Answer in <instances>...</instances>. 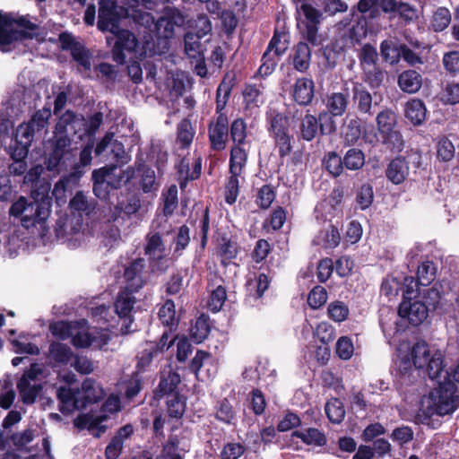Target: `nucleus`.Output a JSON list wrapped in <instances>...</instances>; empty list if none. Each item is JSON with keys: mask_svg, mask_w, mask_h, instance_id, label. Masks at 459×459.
Masks as SVG:
<instances>
[{"mask_svg": "<svg viewBox=\"0 0 459 459\" xmlns=\"http://www.w3.org/2000/svg\"><path fill=\"white\" fill-rule=\"evenodd\" d=\"M208 133L211 148L214 151L224 150L229 135V122L226 114H220L215 120L211 121Z\"/></svg>", "mask_w": 459, "mask_h": 459, "instance_id": "f3484780", "label": "nucleus"}, {"mask_svg": "<svg viewBox=\"0 0 459 459\" xmlns=\"http://www.w3.org/2000/svg\"><path fill=\"white\" fill-rule=\"evenodd\" d=\"M325 411L328 420L334 424L341 423L345 417V409L342 402L333 398L325 403Z\"/></svg>", "mask_w": 459, "mask_h": 459, "instance_id": "c03bdc74", "label": "nucleus"}, {"mask_svg": "<svg viewBox=\"0 0 459 459\" xmlns=\"http://www.w3.org/2000/svg\"><path fill=\"white\" fill-rule=\"evenodd\" d=\"M201 39H203V37H201L198 34L192 32V31L186 32L185 34V36H184L185 52L189 58L202 60L203 46L201 43Z\"/></svg>", "mask_w": 459, "mask_h": 459, "instance_id": "58836bf2", "label": "nucleus"}, {"mask_svg": "<svg viewBox=\"0 0 459 459\" xmlns=\"http://www.w3.org/2000/svg\"><path fill=\"white\" fill-rule=\"evenodd\" d=\"M71 55L74 60L81 66L85 72H89L91 67L90 51L85 48L82 44L74 45L72 48Z\"/></svg>", "mask_w": 459, "mask_h": 459, "instance_id": "6e6d98bb", "label": "nucleus"}, {"mask_svg": "<svg viewBox=\"0 0 459 459\" xmlns=\"http://www.w3.org/2000/svg\"><path fill=\"white\" fill-rule=\"evenodd\" d=\"M426 113L425 104L420 99H413L406 103L405 117L413 125H421L426 118Z\"/></svg>", "mask_w": 459, "mask_h": 459, "instance_id": "e433bc0d", "label": "nucleus"}, {"mask_svg": "<svg viewBox=\"0 0 459 459\" xmlns=\"http://www.w3.org/2000/svg\"><path fill=\"white\" fill-rule=\"evenodd\" d=\"M95 153L97 156L105 153L108 157L112 155V159L120 165H124L129 161V156L125 151L124 144L114 139V134L112 133L106 134L101 141L98 143L95 148Z\"/></svg>", "mask_w": 459, "mask_h": 459, "instance_id": "dca6fc26", "label": "nucleus"}, {"mask_svg": "<svg viewBox=\"0 0 459 459\" xmlns=\"http://www.w3.org/2000/svg\"><path fill=\"white\" fill-rule=\"evenodd\" d=\"M98 29L102 31H109L112 34L120 30L119 17L117 13V6L112 0H100Z\"/></svg>", "mask_w": 459, "mask_h": 459, "instance_id": "4468645a", "label": "nucleus"}, {"mask_svg": "<svg viewBox=\"0 0 459 459\" xmlns=\"http://www.w3.org/2000/svg\"><path fill=\"white\" fill-rule=\"evenodd\" d=\"M39 189H32L30 199L21 196L10 208V214L20 217L22 225L27 229L45 222L51 212L49 185H41Z\"/></svg>", "mask_w": 459, "mask_h": 459, "instance_id": "f257e3e1", "label": "nucleus"}, {"mask_svg": "<svg viewBox=\"0 0 459 459\" xmlns=\"http://www.w3.org/2000/svg\"><path fill=\"white\" fill-rule=\"evenodd\" d=\"M409 163L403 157L393 159L385 169V176L394 185L403 183L409 175Z\"/></svg>", "mask_w": 459, "mask_h": 459, "instance_id": "b1692460", "label": "nucleus"}, {"mask_svg": "<svg viewBox=\"0 0 459 459\" xmlns=\"http://www.w3.org/2000/svg\"><path fill=\"white\" fill-rule=\"evenodd\" d=\"M268 131L272 136L290 132V120L283 113L270 108L266 112Z\"/></svg>", "mask_w": 459, "mask_h": 459, "instance_id": "393cba45", "label": "nucleus"}, {"mask_svg": "<svg viewBox=\"0 0 459 459\" xmlns=\"http://www.w3.org/2000/svg\"><path fill=\"white\" fill-rule=\"evenodd\" d=\"M96 206L97 202L82 191H77L69 202L71 214L82 221L89 218L95 212Z\"/></svg>", "mask_w": 459, "mask_h": 459, "instance_id": "6ab92c4d", "label": "nucleus"}, {"mask_svg": "<svg viewBox=\"0 0 459 459\" xmlns=\"http://www.w3.org/2000/svg\"><path fill=\"white\" fill-rule=\"evenodd\" d=\"M299 131L300 136L303 140L307 142L312 141L318 132L317 118L311 114L305 115L301 119Z\"/></svg>", "mask_w": 459, "mask_h": 459, "instance_id": "79ce46f5", "label": "nucleus"}, {"mask_svg": "<svg viewBox=\"0 0 459 459\" xmlns=\"http://www.w3.org/2000/svg\"><path fill=\"white\" fill-rule=\"evenodd\" d=\"M432 353L426 342L422 341L415 343L411 350L414 367L419 369L424 368Z\"/></svg>", "mask_w": 459, "mask_h": 459, "instance_id": "a19ab883", "label": "nucleus"}, {"mask_svg": "<svg viewBox=\"0 0 459 459\" xmlns=\"http://www.w3.org/2000/svg\"><path fill=\"white\" fill-rule=\"evenodd\" d=\"M215 418L226 424H231L235 419L236 412L230 401L226 398L220 400L215 407Z\"/></svg>", "mask_w": 459, "mask_h": 459, "instance_id": "3c124183", "label": "nucleus"}, {"mask_svg": "<svg viewBox=\"0 0 459 459\" xmlns=\"http://www.w3.org/2000/svg\"><path fill=\"white\" fill-rule=\"evenodd\" d=\"M56 397L59 401V411L63 414H69L76 410L84 409L79 388L60 386L56 390Z\"/></svg>", "mask_w": 459, "mask_h": 459, "instance_id": "a211bd4d", "label": "nucleus"}, {"mask_svg": "<svg viewBox=\"0 0 459 459\" xmlns=\"http://www.w3.org/2000/svg\"><path fill=\"white\" fill-rule=\"evenodd\" d=\"M343 164L347 169L359 170L365 164V154L360 149L351 148L343 156Z\"/></svg>", "mask_w": 459, "mask_h": 459, "instance_id": "de8ad7c7", "label": "nucleus"}, {"mask_svg": "<svg viewBox=\"0 0 459 459\" xmlns=\"http://www.w3.org/2000/svg\"><path fill=\"white\" fill-rule=\"evenodd\" d=\"M342 135L346 146L353 145L361 135V123L359 117H347L342 126Z\"/></svg>", "mask_w": 459, "mask_h": 459, "instance_id": "f704fd0d", "label": "nucleus"}, {"mask_svg": "<svg viewBox=\"0 0 459 459\" xmlns=\"http://www.w3.org/2000/svg\"><path fill=\"white\" fill-rule=\"evenodd\" d=\"M143 253L148 258L151 272L162 274L173 264V257L169 256V248L167 247L164 234L150 230L145 238L143 244Z\"/></svg>", "mask_w": 459, "mask_h": 459, "instance_id": "423d86ee", "label": "nucleus"}, {"mask_svg": "<svg viewBox=\"0 0 459 459\" xmlns=\"http://www.w3.org/2000/svg\"><path fill=\"white\" fill-rule=\"evenodd\" d=\"M76 156L75 150L72 148V140L68 135H56L53 150L47 161L48 170H60L67 167Z\"/></svg>", "mask_w": 459, "mask_h": 459, "instance_id": "9b49d317", "label": "nucleus"}, {"mask_svg": "<svg viewBox=\"0 0 459 459\" xmlns=\"http://www.w3.org/2000/svg\"><path fill=\"white\" fill-rule=\"evenodd\" d=\"M459 384V362L445 371L443 381L430 392L429 401L431 403L422 411L428 417L434 414L445 416L452 413L459 406L456 395Z\"/></svg>", "mask_w": 459, "mask_h": 459, "instance_id": "7ed1b4c3", "label": "nucleus"}, {"mask_svg": "<svg viewBox=\"0 0 459 459\" xmlns=\"http://www.w3.org/2000/svg\"><path fill=\"white\" fill-rule=\"evenodd\" d=\"M378 131L381 134H390L391 137H394L399 143L398 147L402 145L401 135L397 132H393V129L396 124L395 113L389 109L385 108L378 112L376 117Z\"/></svg>", "mask_w": 459, "mask_h": 459, "instance_id": "bb28decb", "label": "nucleus"}, {"mask_svg": "<svg viewBox=\"0 0 459 459\" xmlns=\"http://www.w3.org/2000/svg\"><path fill=\"white\" fill-rule=\"evenodd\" d=\"M186 398L185 396L176 394L168 397L167 400V411L170 418L181 419L186 411Z\"/></svg>", "mask_w": 459, "mask_h": 459, "instance_id": "a18cd8bd", "label": "nucleus"}, {"mask_svg": "<svg viewBox=\"0 0 459 459\" xmlns=\"http://www.w3.org/2000/svg\"><path fill=\"white\" fill-rule=\"evenodd\" d=\"M180 382V376L176 372L170 371L168 375L161 376L160 383L154 392V396L157 399H160L165 395L170 397L172 394H178L176 390Z\"/></svg>", "mask_w": 459, "mask_h": 459, "instance_id": "c756f323", "label": "nucleus"}, {"mask_svg": "<svg viewBox=\"0 0 459 459\" xmlns=\"http://www.w3.org/2000/svg\"><path fill=\"white\" fill-rule=\"evenodd\" d=\"M281 56L270 49H266L262 56V65L258 69L259 74L262 76L271 74L274 71Z\"/></svg>", "mask_w": 459, "mask_h": 459, "instance_id": "13d9d810", "label": "nucleus"}, {"mask_svg": "<svg viewBox=\"0 0 459 459\" xmlns=\"http://www.w3.org/2000/svg\"><path fill=\"white\" fill-rule=\"evenodd\" d=\"M133 292L129 289H125L117 297L115 302V309L119 317L126 318L135 303V299L132 296Z\"/></svg>", "mask_w": 459, "mask_h": 459, "instance_id": "ea45409f", "label": "nucleus"}, {"mask_svg": "<svg viewBox=\"0 0 459 459\" xmlns=\"http://www.w3.org/2000/svg\"><path fill=\"white\" fill-rule=\"evenodd\" d=\"M291 437L300 438L308 446H324L327 442L325 435L316 428H308L305 431L295 430Z\"/></svg>", "mask_w": 459, "mask_h": 459, "instance_id": "4c0bfd02", "label": "nucleus"}, {"mask_svg": "<svg viewBox=\"0 0 459 459\" xmlns=\"http://www.w3.org/2000/svg\"><path fill=\"white\" fill-rule=\"evenodd\" d=\"M293 50L292 64L294 68L301 73L306 72L311 60V50L307 43L300 41L294 47Z\"/></svg>", "mask_w": 459, "mask_h": 459, "instance_id": "473e14b6", "label": "nucleus"}, {"mask_svg": "<svg viewBox=\"0 0 459 459\" xmlns=\"http://www.w3.org/2000/svg\"><path fill=\"white\" fill-rule=\"evenodd\" d=\"M437 268L432 261L422 262L417 269V278L414 279L412 276H392L385 279L381 284V287H429L437 277Z\"/></svg>", "mask_w": 459, "mask_h": 459, "instance_id": "1a4fd4ad", "label": "nucleus"}, {"mask_svg": "<svg viewBox=\"0 0 459 459\" xmlns=\"http://www.w3.org/2000/svg\"><path fill=\"white\" fill-rule=\"evenodd\" d=\"M374 191L370 184H363L357 192L356 202L361 210L368 209L373 203Z\"/></svg>", "mask_w": 459, "mask_h": 459, "instance_id": "0e129e2a", "label": "nucleus"}, {"mask_svg": "<svg viewBox=\"0 0 459 459\" xmlns=\"http://www.w3.org/2000/svg\"><path fill=\"white\" fill-rule=\"evenodd\" d=\"M116 41L112 48V59L118 65L126 63L128 56L129 58L141 56L143 52L138 51L139 41L135 35L128 30H120L114 34Z\"/></svg>", "mask_w": 459, "mask_h": 459, "instance_id": "9d476101", "label": "nucleus"}, {"mask_svg": "<svg viewBox=\"0 0 459 459\" xmlns=\"http://www.w3.org/2000/svg\"><path fill=\"white\" fill-rule=\"evenodd\" d=\"M48 358L54 367L66 366L72 359L74 353L66 344L54 342L49 345Z\"/></svg>", "mask_w": 459, "mask_h": 459, "instance_id": "7c9ffc66", "label": "nucleus"}, {"mask_svg": "<svg viewBox=\"0 0 459 459\" xmlns=\"http://www.w3.org/2000/svg\"><path fill=\"white\" fill-rule=\"evenodd\" d=\"M362 81L372 90L381 86L385 79V73L377 65L362 70Z\"/></svg>", "mask_w": 459, "mask_h": 459, "instance_id": "8fccbe9b", "label": "nucleus"}, {"mask_svg": "<svg viewBox=\"0 0 459 459\" xmlns=\"http://www.w3.org/2000/svg\"><path fill=\"white\" fill-rule=\"evenodd\" d=\"M226 184V191H225V201L229 204H233L238 196L239 194V185L240 181H244L245 178L242 175H235L230 174Z\"/></svg>", "mask_w": 459, "mask_h": 459, "instance_id": "603ef678", "label": "nucleus"}, {"mask_svg": "<svg viewBox=\"0 0 459 459\" xmlns=\"http://www.w3.org/2000/svg\"><path fill=\"white\" fill-rule=\"evenodd\" d=\"M401 45L396 46L391 40H384L380 45L383 58L390 64H395L400 59Z\"/></svg>", "mask_w": 459, "mask_h": 459, "instance_id": "680f3d73", "label": "nucleus"}, {"mask_svg": "<svg viewBox=\"0 0 459 459\" xmlns=\"http://www.w3.org/2000/svg\"><path fill=\"white\" fill-rule=\"evenodd\" d=\"M152 273L150 267L147 268L145 259L138 257L126 266L124 278L130 285L129 287H143L149 284Z\"/></svg>", "mask_w": 459, "mask_h": 459, "instance_id": "ddd939ff", "label": "nucleus"}, {"mask_svg": "<svg viewBox=\"0 0 459 459\" xmlns=\"http://www.w3.org/2000/svg\"><path fill=\"white\" fill-rule=\"evenodd\" d=\"M351 100L353 107L360 115L373 117L376 114L377 102H373L372 94L363 83H352Z\"/></svg>", "mask_w": 459, "mask_h": 459, "instance_id": "2eb2a0df", "label": "nucleus"}, {"mask_svg": "<svg viewBox=\"0 0 459 459\" xmlns=\"http://www.w3.org/2000/svg\"><path fill=\"white\" fill-rule=\"evenodd\" d=\"M79 392L82 402L84 403V408L90 403H98L103 396L102 389L91 378H86L82 382Z\"/></svg>", "mask_w": 459, "mask_h": 459, "instance_id": "72a5a7b5", "label": "nucleus"}, {"mask_svg": "<svg viewBox=\"0 0 459 459\" xmlns=\"http://www.w3.org/2000/svg\"><path fill=\"white\" fill-rule=\"evenodd\" d=\"M451 22L450 11L446 7H439L433 13L431 26L435 31H443Z\"/></svg>", "mask_w": 459, "mask_h": 459, "instance_id": "5fc2aeb1", "label": "nucleus"}, {"mask_svg": "<svg viewBox=\"0 0 459 459\" xmlns=\"http://www.w3.org/2000/svg\"><path fill=\"white\" fill-rule=\"evenodd\" d=\"M175 315V305L172 300H167L158 313L160 322L167 326H173L176 324Z\"/></svg>", "mask_w": 459, "mask_h": 459, "instance_id": "69168bd1", "label": "nucleus"}, {"mask_svg": "<svg viewBox=\"0 0 459 459\" xmlns=\"http://www.w3.org/2000/svg\"><path fill=\"white\" fill-rule=\"evenodd\" d=\"M335 116L328 112L327 110L322 111L318 114V130L321 134L327 135L331 134L336 130L335 121L333 119Z\"/></svg>", "mask_w": 459, "mask_h": 459, "instance_id": "e2e57ef3", "label": "nucleus"}, {"mask_svg": "<svg viewBox=\"0 0 459 459\" xmlns=\"http://www.w3.org/2000/svg\"><path fill=\"white\" fill-rule=\"evenodd\" d=\"M340 241L341 235L338 229L333 225H329L316 234L312 243L325 250H332L338 247Z\"/></svg>", "mask_w": 459, "mask_h": 459, "instance_id": "cd10ccee", "label": "nucleus"}, {"mask_svg": "<svg viewBox=\"0 0 459 459\" xmlns=\"http://www.w3.org/2000/svg\"><path fill=\"white\" fill-rule=\"evenodd\" d=\"M175 244L173 249V260L182 255L183 251L187 247L190 242V230L186 225L178 228L177 234L173 237Z\"/></svg>", "mask_w": 459, "mask_h": 459, "instance_id": "37998d69", "label": "nucleus"}, {"mask_svg": "<svg viewBox=\"0 0 459 459\" xmlns=\"http://www.w3.org/2000/svg\"><path fill=\"white\" fill-rule=\"evenodd\" d=\"M398 314L406 317L411 325L418 326L435 310L440 300L438 289H405Z\"/></svg>", "mask_w": 459, "mask_h": 459, "instance_id": "f03ea898", "label": "nucleus"}, {"mask_svg": "<svg viewBox=\"0 0 459 459\" xmlns=\"http://www.w3.org/2000/svg\"><path fill=\"white\" fill-rule=\"evenodd\" d=\"M289 44V35L284 31L279 32L275 30L266 49H270L276 53V55L282 56L288 49Z\"/></svg>", "mask_w": 459, "mask_h": 459, "instance_id": "864d4df0", "label": "nucleus"}, {"mask_svg": "<svg viewBox=\"0 0 459 459\" xmlns=\"http://www.w3.org/2000/svg\"><path fill=\"white\" fill-rule=\"evenodd\" d=\"M83 125V117L71 110H66L56 123V130L64 135L76 134Z\"/></svg>", "mask_w": 459, "mask_h": 459, "instance_id": "a878e982", "label": "nucleus"}, {"mask_svg": "<svg viewBox=\"0 0 459 459\" xmlns=\"http://www.w3.org/2000/svg\"><path fill=\"white\" fill-rule=\"evenodd\" d=\"M230 137L235 145L246 146L247 126L244 120L238 118L230 126Z\"/></svg>", "mask_w": 459, "mask_h": 459, "instance_id": "052dcab7", "label": "nucleus"}, {"mask_svg": "<svg viewBox=\"0 0 459 459\" xmlns=\"http://www.w3.org/2000/svg\"><path fill=\"white\" fill-rule=\"evenodd\" d=\"M443 65L450 74H457L459 73V51L454 50L445 53L442 59Z\"/></svg>", "mask_w": 459, "mask_h": 459, "instance_id": "774afa93", "label": "nucleus"}, {"mask_svg": "<svg viewBox=\"0 0 459 459\" xmlns=\"http://www.w3.org/2000/svg\"><path fill=\"white\" fill-rule=\"evenodd\" d=\"M441 100L445 104L450 105H455L459 103V83H446L441 93Z\"/></svg>", "mask_w": 459, "mask_h": 459, "instance_id": "338daca9", "label": "nucleus"}, {"mask_svg": "<svg viewBox=\"0 0 459 459\" xmlns=\"http://www.w3.org/2000/svg\"><path fill=\"white\" fill-rule=\"evenodd\" d=\"M134 433V428L131 424H126L119 428L115 436L111 438L105 449V457L107 459H117L122 453L125 441Z\"/></svg>", "mask_w": 459, "mask_h": 459, "instance_id": "412c9836", "label": "nucleus"}, {"mask_svg": "<svg viewBox=\"0 0 459 459\" xmlns=\"http://www.w3.org/2000/svg\"><path fill=\"white\" fill-rule=\"evenodd\" d=\"M324 163L327 171L334 178L339 177L343 171V158L334 152H329L325 156Z\"/></svg>", "mask_w": 459, "mask_h": 459, "instance_id": "bf43d9fd", "label": "nucleus"}, {"mask_svg": "<svg viewBox=\"0 0 459 459\" xmlns=\"http://www.w3.org/2000/svg\"><path fill=\"white\" fill-rule=\"evenodd\" d=\"M247 161V149L246 146L235 145L230 150V174L242 175Z\"/></svg>", "mask_w": 459, "mask_h": 459, "instance_id": "2f4dec72", "label": "nucleus"}, {"mask_svg": "<svg viewBox=\"0 0 459 459\" xmlns=\"http://www.w3.org/2000/svg\"><path fill=\"white\" fill-rule=\"evenodd\" d=\"M263 86L261 84L247 85L243 91V97L247 105L258 107L264 103Z\"/></svg>", "mask_w": 459, "mask_h": 459, "instance_id": "4d7b16f0", "label": "nucleus"}, {"mask_svg": "<svg viewBox=\"0 0 459 459\" xmlns=\"http://www.w3.org/2000/svg\"><path fill=\"white\" fill-rule=\"evenodd\" d=\"M314 95L315 83L312 79L302 77L296 80L292 87V98L299 105H309Z\"/></svg>", "mask_w": 459, "mask_h": 459, "instance_id": "4be33fe9", "label": "nucleus"}, {"mask_svg": "<svg viewBox=\"0 0 459 459\" xmlns=\"http://www.w3.org/2000/svg\"><path fill=\"white\" fill-rule=\"evenodd\" d=\"M138 19L146 26L154 23L158 37L169 39L175 35V28L185 24L186 17L178 8L167 6L156 22L150 13H140Z\"/></svg>", "mask_w": 459, "mask_h": 459, "instance_id": "0eeeda50", "label": "nucleus"}, {"mask_svg": "<svg viewBox=\"0 0 459 459\" xmlns=\"http://www.w3.org/2000/svg\"><path fill=\"white\" fill-rule=\"evenodd\" d=\"M349 100L350 94L346 89L340 92L329 93L325 100L326 110L334 116L341 117L348 108Z\"/></svg>", "mask_w": 459, "mask_h": 459, "instance_id": "5701e85b", "label": "nucleus"}, {"mask_svg": "<svg viewBox=\"0 0 459 459\" xmlns=\"http://www.w3.org/2000/svg\"><path fill=\"white\" fill-rule=\"evenodd\" d=\"M397 83L402 91L416 93L422 86V76L416 70H406L399 74Z\"/></svg>", "mask_w": 459, "mask_h": 459, "instance_id": "c85d7f7f", "label": "nucleus"}, {"mask_svg": "<svg viewBox=\"0 0 459 459\" xmlns=\"http://www.w3.org/2000/svg\"><path fill=\"white\" fill-rule=\"evenodd\" d=\"M117 169V166L101 168L92 172L93 193L100 199H106L109 193V187L118 188L122 183H126L129 177H126L124 172H120L117 179H113L112 176Z\"/></svg>", "mask_w": 459, "mask_h": 459, "instance_id": "f8f14e48", "label": "nucleus"}, {"mask_svg": "<svg viewBox=\"0 0 459 459\" xmlns=\"http://www.w3.org/2000/svg\"><path fill=\"white\" fill-rule=\"evenodd\" d=\"M444 367L443 353L440 351H435L429 359H428L424 369H426L429 377L432 380H436L438 385L439 381H443L442 374H445Z\"/></svg>", "mask_w": 459, "mask_h": 459, "instance_id": "c9c22d12", "label": "nucleus"}, {"mask_svg": "<svg viewBox=\"0 0 459 459\" xmlns=\"http://www.w3.org/2000/svg\"><path fill=\"white\" fill-rule=\"evenodd\" d=\"M209 321V316L204 314L197 317L195 325L191 328V335L195 342H202L209 335L211 331Z\"/></svg>", "mask_w": 459, "mask_h": 459, "instance_id": "49530a36", "label": "nucleus"}, {"mask_svg": "<svg viewBox=\"0 0 459 459\" xmlns=\"http://www.w3.org/2000/svg\"><path fill=\"white\" fill-rule=\"evenodd\" d=\"M38 26L23 17L13 18L11 14L0 13V49L10 52L16 46L36 35Z\"/></svg>", "mask_w": 459, "mask_h": 459, "instance_id": "39448f33", "label": "nucleus"}, {"mask_svg": "<svg viewBox=\"0 0 459 459\" xmlns=\"http://www.w3.org/2000/svg\"><path fill=\"white\" fill-rule=\"evenodd\" d=\"M74 169V170L73 172L68 176L62 177L54 186L52 195L59 205L66 202V192L71 191L82 175V171L79 170L78 164H76Z\"/></svg>", "mask_w": 459, "mask_h": 459, "instance_id": "aec40b11", "label": "nucleus"}, {"mask_svg": "<svg viewBox=\"0 0 459 459\" xmlns=\"http://www.w3.org/2000/svg\"><path fill=\"white\" fill-rule=\"evenodd\" d=\"M361 69L377 65L378 54L377 48L370 44H365L358 54Z\"/></svg>", "mask_w": 459, "mask_h": 459, "instance_id": "09e8293b", "label": "nucleus"}, {"mask_svg": "<svg viewBox=\"0 0 459 459\" xmlns=\"http://www.w3.org/2000/svg\"><path fill=\"white\" fill-rule=\"evenodd\" d=\"M44 368L39 363L30 364L17 381L21 401L27 405L33 404L42 392Z\"/></svg>", "mask_w": 459, "mask_h": 459, "instance_id": "6e6552de", "label": "nucleus"}, {"mask_svg": "<svg viewBox=\"0 0 459 459\" xmlns=\"http://www.w3.org/2000/svg\"><path fill=\"white\" fill-rule=\"evenodd\" d=\"M51 117L50 108H43L34 113L27 123L20 125L15 133L14 143L10 146L12 160H25L34 138L47 132Z\"/></svg>", "mask_w": 459, "mask_h": 459, "instance_id": "20e7f679", "label": "nucleus"}]
</instances>
